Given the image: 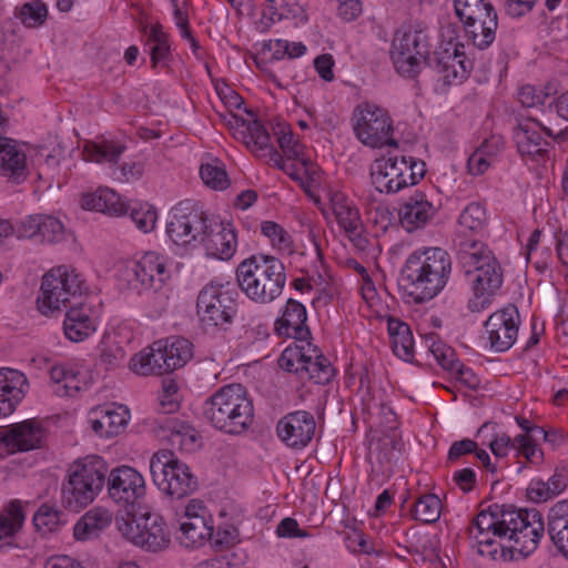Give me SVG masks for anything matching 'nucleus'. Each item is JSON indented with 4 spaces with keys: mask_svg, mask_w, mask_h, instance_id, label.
Segmentation results:
<instances>
[{
    "mask_svg": "<svg viewBox=\"0 0 568 568\" xmlns=\"http://www.w3.org/2000/svg\"><path fill=\"white\" fill-rule=\"evenodd\" d=\"M450 272L452 258L446 250L423 247L408 255L400 272V283L416 303H424L444 290Z\"/></svg>",
    "mask_w": 568,
    "mask_h": 568,
    "instance_id": "obj_1",
    "label": "nucleus"
},
{
    "mask_svg": "<svg viewBox=\"0 0 568 568\" xmlns=\"http://www.w3.org/2000/svg\"><path fill=\"white\" fill-rule=\"evenodd\" d=\"M203 414L216 429L239 435L252 425L254 406L241 384H230L217 389L205 400Z\"/></svg>",
    "mask_w": 568,
    "mask_h": 568,
    "instance_id": "obj_2",
    "label": "nucleus"
},
{
    "mask_svg": "<svg viewBox=\"0 0 568 568\" xmlns=\"http://www.w3.org/2000/svg\"><path fill=\"white\" fill-rule=\"evenodd\" d=\"M241 291L253 302L267 304L276 300L286 283L284 264L270 255H252L236 268Z\"/></svg>",
    "mask_w": 568,
    "mask_h": 568,
    "instance_id": "obj_3",
    "label": "nucleus"
},
{
    "mask_svg": "<svg viewBox=\"0 0 568 568\" xmlns=\"http://www.w3.org/2000/svg\"><path fill=\"white\" fill-rule=\"evenodd\" d=\"M108 475V464L97 455L74 462L61 487V503L71 511H80L94 501L102 491Z\"/></svg>",
    "mask_w": 568,
    "mask_h": 568,
    "instance_id": "obj_4",
    "label": "nucleus"
},
{
    "mask_svg": "<svg viewBox=\"0 0 568 568\" xmlns=\"http://www.w3.org/2000/svg\"><path fill=\"white\" fill-rule=\"evenodd\" d=\"M497 537L508 538L513 559L526 558L532 554L544 535L545 526L536 509H516L501 505Z\"/></svg>",
    "mask_w": 568,
    "mask_h": 568,
    "instance_id": "obj_5",
    "label": "nucleus"
},
{
    "mask_svg": "<svg viewBox=\"0 0 568 568\" xmlns=\"http://www.w3.org/2000/svg\"><path fill=\"white\" fill-rule=\"evenodd\" d=\"M430 54L427 30L420 24L403 26L393 38L390 58L404 77L414 78L428 64Z\"/></svg>",
    "mask_w": 568,
    "mask_h": 568,
    "instance_id": "obj_6",
    "label": "nucleus"
},
{
    "mask_svg": "<svg viewBox=\"0 0 568 568\" xmlns=\"http://www.w3.org/2000/svg\"><path fill=\"white\" fill-rule=\"evenodd\" d=\"M150 471L154 484L172 499H182L199 488L197 477L172 450L156 452L150 460Z\"/></svg>",
    "mask_w": 568,
    "mask_h": 568,
    "instance_id": "obj_7",
    "label": "nucleus"
},
{
    "mask_svg": "<svg viewBox=\"0 0 568 568\" xmlns=\"http://www.w3.org/2000/svg\"><path fill=\"white\" fill-rule=\"evenodd\" d=\"M85 290L84 281L74 270L67 266L52 268L42 278L41 294L38 297L39 311L48 316L60 311L62 306H73L75 302H80Z\"/></svg>",
    "mask_w": 568,
    "mask_h": 568,
    "instance_id": "obj_8",
    "label": "nucleus"
},
{
    "mask_svg": "<svg viewBox=\"0 0 568 568\" xmlns=\"http://www.w3.org/2000/svg\"><path fill=\"white\" fill-rule=\"evenodd\" d=\"M425 174V163L412 156L393 155L377 159L371 166V179L379 193H396L415 185Z\"/></svg>",
    "mask_w": 568,
    "mask_h": 568,
    "instance_id": "obj_9",
    "label": "nucleus"
},
{
    "mask_svg": "<svg viewBox=\"0 0 568 568\" xmlns=\"http://www.w3.org/2000/svg\"><path fill=\"white\" fill-rule=\"evenodd\" d=\"M353 122L354 133L364 145L373 149L397 146L392 136L393 121L383 108L369 102L361 103L354 110Z\"/></svg>",
    "mask_w": 568,
    "mask_h": 568,
    "instance_id": "obj_10",
    "label": "nucleus"
},
{
    "mask_svg": "<svg viewBox=\"0 0 568 568\" xmlns=\"http://www.w3.org/2000/svg\"><path fill=\"white\" fill-rule=\"evenodd\" d=\"M236 301L223 285L210 283L199 293L196 313L206 329H226L236 314Z\"/></svg>",
    "mask_w": 568,
    "mask_h": 568,
    "instance_id": "obj_11",
    "label": "nucleus"
},
{
    "mask_svg": "<svg viewBox=\"0 0 568 568\" xmlns=\"http://www.w3.org/2000/svg\"><path fill=\"white\" fill-rule=\"evenodd\" d=\"M209 220L203 211L190 202L179 203L172 209L166 234L176 245L200 243Z\"/></svg>",
    "mask_w": 568,
    "mask_h": 568,
    "instance_id": "obj_12",
    "label": "nucleus"
},
{
    "mask_svg": "<svg viewBox=\"0 0 568 568\" xmlns=\"http://www.w3.org/2000/svg\"><path fill=\"white\" fill-rule=\"evenodd\" d=\"M119 528L134 545L149 551H161L170 542L162 518L156 515L148 514L138 519L124 520Z\"/></svg>",
    "mask_w": 568,
    "mask_h": 568,
    "instance_id": "obj_13",
    "label": "nucleus"
},
{
    "mask_svg": "<svg viewBox=\"0 0 568 568\" xmlns=\"http://www.w3.org/2000/svg\"><path fill=\"white\" fill-rule=\"evenodd\" d=\"M105 484L109 497L122 506H134L145 496L143 476L130 466L108 470Z\"/></svg>",
    "mask_w": 568,
    "mask_h": 568,
    "instance_id": "obj_14",
    "label": "nucleus"
},
{
    "mask_svg": "<svg viewBox=\"0 0 568 568\" xmlns=\"http://www.w3.org/2000/svg\"><path fill=\"white\" fill-rule=\"evenodd\" d=\"M520 324L519 312L513 304L493 313L484 324L491 351H508L517 339Z\"/></svg>",
    "mask_w": 568,
    "mask_h": 568,
    "instance_id": "obj_15",
    "label": "nucleus"
},
{
    "mask_svg": "<svg viewBox=\"0 0 568 568\" xmlns=\"http://www.w3.org/2000/svg\"><path fill=\"white\" fill-rule=\"evenodd\" d=\"M542 134L552 139H565L567 132L565 130L556 132L551 126L534 118L518 120L514 128V140L519 153L530 156L541 155L548 146Z\"/></svg>",
    "mask_w": 568,
    "mask_h": 568,
    "instance_id": "obj_16",
    "label": "nucleus"
},
{
    "mask_svg": "<svg viewBox=\"0 0 568 568\" xmlns=\"http://www.w3.org/2000/svg\"><path fill=\"white\" fill-rule=\"evenodd\" d=\"M473 284L474 296L468 302L471 312H481L491 304V297L503 284V271L497 260L466 274Z\"/></svg>",
    "mask_w": 568,
    "mask_h": 568,
    "instance_id": "obj_17",
    "label": "nucleus"
},
{
    "mask_svg": "<svg viewBox=\"0 0 568 568\" xmlns=\"http://www.w3.org/2000/svg\"><path fill=\"white\" fill-rule=\"evenodd\" d=\"M141 291H159L170 278L166 258L156 252H146L128 268Z\"/></svg>",
    "mask_w": 568,
    "mask_h": 568,
    "instance_id": "obj_18",
    "label": "nucleus"
},
{
    "mask_svg": "<svg viewBox=\"0 0 568 568\" xmlns=\"http://www.w3.org/2000/svg\"><path fill=\"white\" fill-rule=\"evenodd\" d=\"M45 429L36 419H27L6 427L0 433V445L8 453L29 452L42 446Z\"/></svg>",
    "mask_w": 568,
    "mask_h": 568,
    "instance_id": "obj_19",
    "label": "nucleus"
},
{
    "mask_svg": "<svg viewBox=\"0 0 568 568\" xmlns=\"http://www.w3.org/2000/svg\"><path fill=\"white\" fill-rule=\"evenodd\" d=\"M316 423L313 414L296 410L286 414L276 426L278 437L288 447L301 449L306 447L314 437Z\"/></svg>",
    "mask_w": 568,
    "mask_h": 568,
    "instance_id": "obj_20",
    "label": "nucleus"
},
{
    "mask_svg": "<svg viewBox=\"0 0 568 568\" xmlns=\"http://www.w3.org/2000/svg\"><path fill=\"white\" fill-rule=\"evenodd\" d=\"M200 244L204 246L207 256L229 261L236 252V232L230 224L209 220Z\"/></svg>",
    "mask_w": 568,
    "mask_h": 568,
    "instance_id": "obj_21",
    "label": "nucleus"
},
{
    "mask_svg": "<svg viewBox=\"0 0 568 568\" xmlns=\"http://www.w3.org/2000/svg\"><path fill=\"white\" fill-rule=\"evenodd\" d=\"M129 419V409L115 404L94 407L88 415L92 430L104 438L118 436L125 428Z\"/></svg>",
    "mask_w": 568,
    "mask_h": 568,
    "instance_id": "obj_22",
    "label": "nucleus"
},
{
    "mask_svg": "<svg viewBox=\"0 0 568 568\" xmlns=\"http://www.w3.org/2000/svg\"><path fill=\"white\" fill-rule=\"evenodd\" d=\"M473 13L470 18L463 20L467 38L479 49L488 48L495 40L498 26L497 12L493 4Z\"/></svg>",
    "mask_w": 568,
    "mask_h": 568,
    "instance_id": "obj_23",
    "label": "nucleus"
},
{
    "mask_svg": "<svg viewBox=\"0 0 568 568\" xmlns=\"http://www.w3.org/2000/svg\"><path fill=\"white\" fill-rule=\"evenodd\" d=\"M436 206L422 192H415L402 204L399 221L402 226L413 232L426 226L436 215Z\"/></svg>",
    "mask_w": 568,
    "mask_h": 568,
    "instance_id": "obj_24",
    "label": "nucleus"
},
{
    "mask_svg": "<svg viewBox=\"0 0 568 568\" xmlns=\"http://www.w3.org/2000/svg\"><path fill=\"white\" fill-rule=\"evenodd\" d=\"M156 424L162 438H166L172 446L189 453L200 447V435L190 424L174 417L159 418Z\"/></svg>",
    "mask_w": 568,
    "mask_h": 568,
    "instance_id": "obj_25",
    "label": "nucleus"
},
{
    "mask_svg": "<svg viewBox=\"0 0 568 568\" xmlns=\"http://www.w3.org/2000/svg\"><path fill=\"white\" fill-rule=\"evenodd\" d=\"M307 314L305 306L290 298L286 302L281 318L275 323L278 335L292 337L300 342H306L311 336V331L306 325Z\"/></svg>",
    "mask_w": 568,
    "mask_h": 568,
    "instance_id": "obj_26",
    "label": "nucleus"
},
{
    "mask_svg": "<svg viewBox=\"0 0 568 568\" xmlns=\"http://www.w3.org/2000/svg\"><path fill=\"white\" fill-rule=\"evenodd\" d=\"M27 158L16 141L0 139V174L20 182L26 178Z\"/></svg>",
    "mask_w": 568,
    "mask_h": 568,
    "instance_id": "obj_27",
    "label": "nucleus"
},
{
    "mask_svg": "<svg viewBox=\"0 0 568 568\" xmlns=\"http://www.w3.org/2000/svg\"><path fill=\"white\" fill-rule=\"evenodd\" d=\"M26 520L23 504L11 500L0 510V550L14 547L13 538L19 534Z\"/></svg>",
    "mask_w": 568,
    "mask_h": 568,
    "instance_id": "obj_28",
    "label": "nucleus"
},
{
    "mask_svg": "<svg viewBox=\"0 0 568 568\" xmlns=\"http://www.w3.org/2000/svg\"><path fill=\"white\" fill-rule=\"evenodd\" d=\"M568 486V467H556L548 480L532 479L527 488V496L534 503H545L561 494Z\"/></svg>",
    "mask_w": 568,
    "mask_h": 568,
    "instance_id": "obj_29",
    "label": "nucleus"
},
{
    "mask_svg": "<svg viewBox=\"0 0 568 568\" xmlns=\"http://www.w3.org/2000/svg\"><path fill=\"white\" fill-rule=\"evenodd\" d=\"M64 334L72 342H82L95 332L94 321L84 308L83 302H75L65 313Z\"/></svg>",
    "mask_w": 568,
    "mask_h": 568,
    "instance_id": "obj_30",
    "label": "nucleus"
},
{
    "mask_svg": "<svg viewBox=\"0 0 568 568\" xmlns=\"http://www.w3.org/2000/svg\"><path fill=\"white\" fill-rule=\"evenodd\" d=\"M130 368L142 376L168 374V365L162 352V339L135 354L130 361Z\"/></svg>",
    "mask_w": 568,
    "mask_h": 568,
    "instance_id": "obj_31",
    "label": "nucleus"
},
{
    "mask_svg": "<svg viewBox=\"0 0 568 568\" xmlns=\"http://www.w3.org/2000/svg\"><path fill=\"white\" fill-rule=\"evenodd\" d=\"M331 209L341 227L349 235H359L362 221L357 207L341 192H329ZM359 241H364L361 236Z\"/></svg>",
    "mask_w": 568,
    "mask_h": 568,
    "instance_id": "obj_32",
    "label": "nucleus"
},
{
    "mask_svg": "<svg viewBox=\"0 0 568 568\" xmlns=\"http://www.w3.org/2000/svg\"><path fill=\"white\" fill-rule=\"evenodd\" d=\"M81 205L84 210H94L110 216H120L128 211L125 202L109 187L99 189L94 193L83 194Z\"/></svg>",
    "mask_w": 568,
    "mask_h": 568,
    "instance_id": "obj_33",
    "label": "nucleus"
},
{
    "mask_svg": "<svg viewBox=\"0 0 568 568\" xmlns=\"http://www.w3.org/2000/svg\"><path fill=\"white\" fill-rule=\"evenodd\" d=\"M227 125L237 130V134L250 150H264L268 146L271 138L260 120H246L242 116L232 115Z\"/></svg>",
    "mask_w": 568,
    "mask_h": 568,
    "instance_id": "obj_34",
    "label": "nucleus"
},
{
    "mask_svg": "<svg viewBox=\"0 0 568 568\" xmlns=\"http://www.w3.org/2000/svg\"><path fill=\"white\" fill-rule=\"evenodd\" d=\"M110 511L103 508H93L79 518L73 527V536L78 541L95 538L111 524Z\"/></svg>",
    "mask_w": 568,
    "mask_h": 568,
    "instance_id": "obj_35",
    "label": "nucleus"
},
{
    "mask_svg": "<svg viewBox=\"0 0 568 568\" xmlns=\"http://www.w3.org/2000/svg\"><path fill=\"white\" fill-rule=\"evenodd\" d=\"M426 345L429 352L434 355L437 363L450 374L456 375L463 379L467 374H471L469 368L456 357L455 351L440 341L435 334L426 336Z\"/></svg>",
    "mask_w": 568,
    "mask_h": 568,
    "instance_id": "obj_36",
    "label": "nucleus"
},
{
    "mask_svg": "<svg viewBox=\"0 0 568 568\" xmlns=\"http://www.w3.org/2000/svg\"><path fill=\"white\" fill-rule=\"evenodd\" d=\"M471 68L473 62L457 47L453 52L445 51L437 58L438 72L448 82L466 79Z\"/></svg>",
    "mask_w": 568,
    "mask_h": 568,
    "instance_id": "obj_37",
    "label": "nucleus"
},
{
    "mask_svg": "<svg viewBox=\"0 0 568 568\" xmlns=\"http://www.w3.org/2000/svg\"><path fill=\"white\" fill-rule=\"evenodd\" d=\"M486 225L485 207L478 202H471L459 214L455 236H480Z\"/></svg>",
    "mask_w": 568,
    "mask_h": 568,
    "instance_id": "obj_38",
    "label": "nucleus"
},
{
    "mask_svg": "<svg viewBox=\"0 0 568 568\" xmlns=\"http://www.w3.org/2000/svg\"><path fill=\"white\" fill-rule=\"evenodd\" d=\"M307 352L304 378H308L321 385L328 384L335 375V369L332 364L320 349L311 343H307Z\"/></svg>",
    "mask_w": 568,
    "mask_h": 568,
    "instance_id": "obj_39",
    "label": "nucleus"
},
{
    "mask_svg": "<svg viewBox=\"0 0 568 568\" xmlns=\"http://www.w3.org/2000/svg\"><path fill=\"white\" fill-rule=\"evenodd\" d=\"M213 526L209 520L199 519L195 517L193 520L182 519L180 523V534L178 535L179 542L185 548H196L212 537Z\"/></svg>",
    "mask_w": 568,
    "mask_h": 568,
    "instance_id": "obj_40",
    "label": "nucleus"
},
{
    "mask_svg": "<svg viewBox=\"0 0 568 568\" xmlns=\"http://www.w3.org/2000/svg\"><path fill=\"white\" fill-rule=\"evenodd\" d=\"M387 326L394 353L404 361H410L414 355V339L409 326L397 318H389Z\"/></svg>",
    "mask_w": 568,
    "mask_h": 568,
    "instance_id": "obj_41",
    "label": "nucleus"
},
{
    "mask_svg": "<svg viewBox=\"0 0 568 568\" xmlns=\"http://www.w3.org/2000/svg\"><path fill=\"white\" fill-rule=\"evenodd\" d=\"M192 343L183 337L162 341V352L168 372L183 367L193 356Z\"/></svg>",
    "mask_w": 568,
    "mask_h": 568,
    "instance_id": "obj_42",
    "label": "nucleus"
},
{
    "mask_svg": "<svg viewBox=\"0 0 568 568\" xmlns=\"http://www.w3.org/2000/svg\"><path fill=\"white\" fill-rule=\"evenodd\" d=\"M124 150L125 146L121 143L102 140L101 142H87L83 148V155L88 161L115 164Z\"/></svg>",
    "mask_w": 568,
    "mask_h": 568,
    "instance_id": "obj_43",
    "label": "nucleus"
},
{
    "mask_svg": "<svg viewBox=\"0 0 568 568\" xmlns=\"http://www.w3.org/2000/svg\"><path fill=\"white\" fill-rule=\"evenodd\" d=\"M65 521L64 515L57 507L48 504L41 505L32 518L36 530L43 536L58 531Z\"/></svg>",
    "mask_w": 568,
    "mask_h": 568,
    "instance_id": "obj_44",
    "label": "nucleus"
},
{
    "mask_svg": "<svg viewBox=\"0 0 568 568\" xmlns=\"http://www.w3.org/2000/svg\"><path fill=\"white\" fill-rule=\"evenodd\" d=\"M548 534L551 541L558 542L568 535V499L557 501L548 513Z\"/></svg>",
    "mask_w": 568,
    "mask_h": 568,
    "instance_id": "obj_45",
    "label": "nucleus"
},
{
    "mask_svg": "<svg viewBox=\"0 0 568 568\" xmlns=\"http://www.w3.org/2000/svg\"><path fill=\"white\" fill-rule=\"evenodd\" d=\"M305 345H294L286 347L278 358V366L290 373H295L301 378L305 374V359L307 352V341Z\"/></svg>",
    "mask_w": 568,
    "mask_h": 568,
    "instance_id": "obj_46",
    "label": "nucleus"
},
{
    "mask_svg": "<svg viewBox=\"0 0 568 568\" xmlns=\"http://www.w3.org/2000/svg\"><path fill=\"white\" fill-rule=\"evenodd\" d=\"M277 135V143L280 149L283 151L288 160L300 161L306 171L311 162L303 158L304 146L294 138L293 132L286 125H280L275 132Z\"/></svg>",
    "mask_w": 568,
    "mask_h": 568,
    "instance_id": "obj_47",
    "label": "nucleus"
},
{
    "mask_svg": "<svg viewBox=\"0 0 568 568\" xmlns=\"http://www.w3.org/2000/svg\"><path fill=\"white\" fill-rule=\"evenodd\" d=\"M442 513V501L435 494L420 496L414 505V518L424 524L436 523Z\"/></svg>",
    "mask_w": 568,
    "mask_h": 568,
    "instance_id": "obj_48",
    "label": "nucleus"
},
{
    "mask_svg": "<svg viewBox=\"0 0 568 568\" xmlns=\"http://www.w3.org/2000/svg\"><path fill=\"white\" fill-rule=\"evenodd\" d=\"M200 175L203 183L213 190L223 191L230 185V179L225 169L217 164H202Z\"/></svg>",
    "mask_w": 568,
    "mask_h": 568,
    "instance_id": "obj_49",
    "label": "nucleus"
},
{
    "mask_svg": "<svg viewBox=\"0 0 568 568\" xmlns=\"http://www.w3.org/2000/svg\"><path fill=\"white\" fill-rule=\"evenodd\" d=\"M48 10L45 4L40 0L26 2L19 12L22 23L29 28L41 26L47 19Z\"/></svg>",
    "mask_w": 568,
    "mask_h": 568,
    "instance_id": "obj_50",
    "label": "nucleus"
},
{
    "mask_svg": "<svg viewBox=\"0 0 568 568\" xmlns=\"http://www.w3.org/2000/svg\"><path fill=\"white\" fill-rule=\"evenodd\" d=\"M261 232L271 244L280 250L290 251L293 244L291 235L277 223L265 221L261 225Z\"/></svg>",
    "mask_w": 568,
    "mask_h": 568,
    "instance_id": "obj_51",
    "label": "nucleus"
},
{
    "mask_svg": "<svg viewBox=\"0 0 568 568\" xmlns=\"http://www.w3.org/2000/svg\"><path fill=\"white\" fill-rule=\"evenodd\" d=\"M39 237L42 242H61L65 237V229L63 223L52 215L42 214L41 231L39 233Z\"/></svg>",
    "mask_w": 568,
    "mask_h": 568,
    "instance_id": "obj_52",
    "label": "nucleus"
},
{
    "mask_svg": "<svg viewBox=\"0 0 568 568\" xmlns=\"http://www.w3.org/2000/svg\"><path fill=\"white\" fill-rule=\"evenodd\" d=\"M179 386L173 379L163 381L162 394L160 395V412L173 414L180 408Z\"/></svg>",
    "mask_w": 568,
    "mask_h": 568,
    "instance_id": "obj_53",
    "label": "nucleus"
},
{
    "mask_svg": "<svg viewBox=\"0 0 568 568\" xmlns=\"http://www.w3.org/2000/svg\"><path fill=\"white\" fill-rule=\"evenodd\" d=\"M27 383V378L18 371L10 368H0V397L11 395L13 393L21 394L20 387Z\"/></svg>",
    "mask_w": 568,
    "mask_h": 568,
    "instance_id": "obj_54",
    "label": "nucleus"
},
{
    "mask_svg": "<svg viewBox=\"0 0 568 568\" xmlns=\"http://www.w3.org/2000/svg\"><path fill=\"white\" fill-rule=\"evenodd\" d=\"M501 505L489 506L487 510H481L474 520L476 530H490L493 536H497V528H499V514Z\"/></svg>",
    "mask_w": 568,
    "mask_h": 568,
    "instance_id": "obj_55",
    "label": "nucleus"
},
{
    "mask_svg": "<svg viewBox=\"0 0 568 568\" xmlns=\"http://www.w3.org/2000/svg\"><path fill=\"white\" fill-rule=\"evenodd\" d=\"M514 445L517 452L530 463H539L544 454L541 449L534 443L532 438L527 435H518L514 438Z\"/></svg>",
    "mask_w": 568,
    "mask_h": 568,
    "instance_id": "obj_56",
    "label": "nucleus"
},
{
    "mask_svg": "<svg viewBox=\"0 0 568 568\" xmlns=\"http://www.w3.org/2000/svg\"><path fill=\"white\" fill-rule=\"evenodd\" d=\"M457 260L466 275L474 273L475 268L485 266L486 264L493 262L496 260V257L490 250H487L481 253L473 252L470 254H464L463 256L457 257Z\"/></svg>",
    "mask_w": 568,
    "mask_h": 568,
    "instance_id": "obj_57",
    "label": "nucleus"
},
{
    "mask_svg": "<svg viewBox=\"0 0 568 568\" xmlns=\"http://www.w3.org/2000/svg\"><path fill=\"white\" fill-rule=\"evenodd\" d=\"M549 98L548 93H545L542 90H538L532 85H523L518 90V101L525 108H534L537 105H541Z\"/></svg>",
    "mask_w": 568,
    "mask_h": 568,
    "instance_id": "obj_58",
    "label": "nucleus"
},
{
    "mask_svg": "<svg viewBox=\"0 0 568 568\" xmlns=\"http://www.w3.org/2000/svg\"><path fill=\"white\" fill-rule=\"evenodd\" d=\"M454 242L457 250V257L473 252L481 253L489 250L488 246L478 239V236H455Z\"/></svg>",
    "mask_w": 568,
    "mask_h": 568,
    "instance_id": "obj_59",
    "label": "nucleus"
},
{
    "mask_svg": "<svg viewBox=\"0 0 568 568\" xmlns=\"http://www.w3.org/2000/svg\"><path fill=\"white\" fill-rule=\"evenodd\" d=\"M470 534L476 539L478 554L480 556H488L494 559L497 554V547L495 546L496 542L493 539V531L477 530V534L474 535V531L470 530Z\"/></svg>",
    "mask_w": 568,
    "mask_h": 568,
    "instance_id": "obj_60",
    "label": "nucleus"
},
{
    "mask_svg": "<svg viewBox=\"0 0 568 568\" xmlns=\"http://www.w3.org/2000/svg\"><path fill=\"white\" fill-rule=\"evenodd\" d=\"M491 4L489 0H454L456 16L460 21L470 18L473 13Z\"/></svg>",
    "mask_w": 568,
    "mask_h": 568,
    "instance_id": "obj_61",
    "label": "nucleus"
},
{
    "mask_svg": "<svg viewBox=\"0 0 568 568\" xmlns=\"http://www.w3.org/2000/svg\"><path fill=\"white\" fill-rule=\"evenodd\" d=\"M131 220L135 223L139 230L148 233L154 229L156 223V212L152 209L132 210Z\"/></svg>",
    "mask_w": 568,
    "mask_h": 568,
    "instance_id": "obj_62",
    "label": "nucleus"
},
{
    "mask_svg": "<svg viewBox=\"0 0 568 568\" xmlns=\"http://www.w3.org/2000/svg\"><path fill=\"white\" fill-rule=\"evenodd\" d=\"M79 376L80 373L78 371L70 368L64 384H60L58 387L53 388V393L58 396H73L79 393L83 388Z\"/></svg>",
    "mask_w": 568,
    "mask_h": 568,
    "instance_id": "obj_63",
    "label": "nucleus"
},
{
    "mask_svg": "<svg viewBox=\"0 0 568 568\" xmlns=\"http://www.w3.org/2000/svg\"><path fill=\"white\" fill-rule=\"evenodd\" d=\"M42 214L29 215L18 226V236L32 239L39 236L41 231Z\"/></svg>",
    "mask_w": 568,
    "mask_h": 568,
    "instance_id": "obj_64",
    "label": "nucleus"
}]
</instances>
